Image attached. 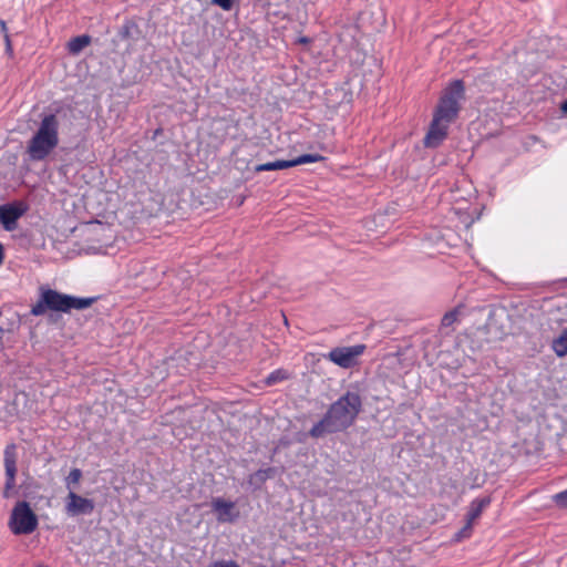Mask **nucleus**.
<instances>
[{"instance_id": "nucleus-1", "label": "nucleus", "mask_w": 567, "mask_h": 567, "mask_svg": "<svg viewBox=\"0 0 567 567\" xmlns=\"http://www.w3.org/2000/svg\"><path fill=\"white\" fill-rule=\"evenodd\" d=\"M464 97L465 87L461 80L452 81L442 91L429 132L424 138L426 147H436L445 140L451 123L458 115Z\"/></svg>"}, {"instance_id": "nucleus-2", "label": "nucleus", "mask_w": 567, "mask_h": 567, "mask_svg": "<svg viewBox=\"0 0 567 567\" xmlns=\"http://www.w3.org/2000/svg\"><path fill=\"white\" fill-rule=\"evenodd\" d=\"M362 401L357 392H347L331 404L321 421L310 430L312 437H320L326 433L346 430L355 421L361 411Z\"/></svg>"}, {"instance_id": "nucleus-3", "label": "nucleus", "mask_w": 567, "mask_h": 567, "mask_svg": "<svg viewBox=\"0 0 567 567\" xmlns=\"http://www.w3.org/2000/svg\"><path fill=\"white\" fill-rule=\"evenodd\" d=\"M60 121L55 114H45L27 144L31 161L45 159L59 145Z\"/></svg>"}, {"instance_id": "nucleus-4", "label": "nucleus", "mask_w": 567, "mask_h": 567, "mask_svg": "<svg viewBox=\"0 0 567 567\" xmlns=\"http://www.w3.org/2000/svg\"><path fill=\"white\" fill-rule=\"evenodd\" d=\"M93 302L92 298H78L58 292L53 289H42L39 301L32 307L33 316H41L47 310L69 312L72 309H85Z\"/></svg>"}, {"instance_id": "nucleus-5", "label": "nucleus", "mask_w": 567, "mask_h": 567, "mask_svg": "<svg viewBox=\"0 0 567 567\" xmlns=\"http://www.w3.org/2000/svg\"><path fill=\"white\" fill-rule=\"evenodd\" d=\"M39 525L38 517L30 504L25 501L18 502L12 508L9 528L14 535L32 534Z\"/></svg>"}, {"instance_id": "nucleus-6", "label": "nucleus", "mask_w": 567, "mask_h": 567, "mask_svg": "<svg viewBox=\"0 0 567 567\" xmlns=\"http://www.w3.org/2000/svg\"><path fill=\"white\" fill-rule=\"evenodd\" d=\"M365 350L364 344L337 347L329 351L324 358L342 369H350L359 363V358Z\"/></svg>"}, {"instance_id": "nucleus-7", "label": "nucleus", "mask_w": 567, "mask_h": 567, "mask_svg": "<svg viewBox=\"0 0 567 567\" xmlns=\"http://www.w3.org/2000/svg\"><path fill=\"white\" fill-rule=\"evenodd\" d=\"M95 507L94 501L79 495L76 492L68 493L64 502L65 514L70 517L90 515Z\"/></svg>"}, {"instance_id": "nucleus-8", "label": "nucleus", "mask_w": 567, "mask_h": 567, "mask_svg": "<svg viewBox=\"0 0 567 567\" xmlns=\"http://www.w3.org/2000/svg\"><path fill=\"white\" fill-rule=\"evenodd\" d=\"M322 159H323V156H321L319 154H303V155H300L290 161L279 159V161L268 162L265 164H259L255 167V171L256 172H265V171L286 169V168L293 167L297 165L320 162Z\"/></svg>"}, {"instance_id": "nucleus-9", "label": "nucleus", "mask_w": 567, "mask_h": 567, "mask_svg": "<svg viewBox=\"0 0 567 567\" xmlns=\"http://www.w3.org/2000/svg\"><path fill=\"white\" fill-rule=\"evenodd\" d=\"M210 506L219 523H234L239 517V509L235 502L215 497L212 499Z\"/></svg>"}, {"instance_id": "nucleus-10", "label": "nucleus", "mask_w": 567, "mask_h": 567, "mask_svg": "<svg viewBox=\"0 0 567 567\" xmlns=\"http://www.w3.org/2000/svg\"><path fill=\"white\" fill-rule=\"evenodd\" d=\"M16 446L9 445L6 447L4 451V467H6V486L3 491V497L9 498L12 495V489L16 484V473H17V466H16Z\"/></svg>"}, {"instance_id": "nucleus-11", "label": "nucleus", "mask_w": 567, "mask_h": 567, "mask_svg": "<svg viewBox=\"0 0 567 567\" xmlns=\"http://www.w3.org/2000/svg\"><path fill=\"white\" fill-rule=\"evenodd\" d=\"M23 210L13 205L0 206V224L6 230H13L17 227L18 219L22 216Z\"/></svg>"}, {"instance_id": "nucleus-12", "label": "nucleus", "mask_w": 567, "mask_h": 567, "mask_svg": "<svg viewBox=\"0 0 567 567\" xmlns=\"http://www.w3.org/2000/svg\"><path fill=\"white\" fill-rule=\"evenodd\" d=\"M489 504V499L488 498H481V499H475L471 503V506H470V509H468V513H467V523H466V526L462 529V535L463 536H467L471 528H472V524L473 522L480 517V515L482 514L483 509Z\"/></svg>"}, {"instance_id": "nucleus-13", "label": "nucleus", "mask_w": 567, "mask_h": 567, "mask_svg": "<svg viewBox=\"0 0 567 567\" xmlns=\"http://www.w3.org/2000/svg\"><path fill=\"white\" fill-rule=\"evenodd\" d=\"M553 351L557 357L564 358L567 355V328L561 331V333L553 340Z\"/></svg>"}, {"instance_id": "nucleus-14", "label": "nucleus", "mask_w": 567, "mask_h": 567, "mask_svg": "<svg viewBox=\"0 0 567 567\" xmlns=\"http://www.w3.org/2000/svg\"><path fill=\"white\" fill-rule=\"evenodd\" d=\"M91 42V38L89 35H80L75 37L68 43V50L72 54H79L84 48H86Z\"/></svg>"}, {"instance_id": "nucleus-15", "label": "nucleus", "mask_w": 567, "mask_h": 567, "mask_svg": "<svg viewBox=\"0 0 567 567\" xmlns=\"http://www.w3.org/2000/svg\"><path fill=\"white\" fill-rule=\"evenodd\" d=\"M82 478V471L80 468H72L68 476L64 478V484L68 493L75 492Z\"/></svg>"}, {"instance_id": "nucleus-16", "label": "nucleus", "mask_w": 567, "mask_h": 567, "mask_svg": "<svg viewBox=\"0 0 567 567\" xmlns=\"http://www.w3.org/2000/svg\"><path fill=\"white\" fill-rule=\"evenodd\" d=\"M274 475H275V468H272V467L259 470L250 475L249 484H251V485L261 484L266 480L272 477Z\"/></svg>"}, {"instance_id": "nucleus-17", "label": "nucleus", "mask_w": 567, "mask_h": 567, "mask_svg": "<svg viewBox=\"0 0 567 567\" xmlns=\"http://www.w3.org/2000/svg\"><path fill=\"white\" fill-rule=\"evenodd\" d=\"M288 378V374L285 370H276L274 372H271L266 379H265V382L267 385H272V384H276L285 379Z\"/></svg>"}, {"instance_id": "nucleus-18", "label": "nucleus", "mask_w": 567, "mask_h": 567, "mask_svg": "<svg viewBox=\"0 0 567 567\" xmlns=\"http://www.w3.org/2000/svg\"><path fill=\"white\" fill-rule=\"evenodd\" d=\"M460 313H461V309H458V308L445 313L444 317L442 318V326L451 327L454 322H456L458 320Z\"/></svg>"}, {"instance_id": "nucleus-19", "label": "nucleus", "mask_w": 567, "mask_h": 567, "mask_svg": "<svg viewBox=\"0 0 567 567\" xmlns=\"http://www.w3.org/2000/svg\"><path fill=\"white\" fill-rule=\"evenodd\" d=\"M553 499L558 506L567 507V489L554 495Z\"/></svg>"}, {"instance_id": "nucleus-20", "label": "nucleus", "mask_w": 567, "mask_h": 567, "mask_svg": "<svg viewBox=\"0 0 567 567\" xmlns=\"http://www.w3.org/2000/svg\"><path fill=\"white\" fill-rule=\"evenodd\" d=\"M213 4L220 7L225 11L233 9L234 0H210Z\"/></svg>"}, {"instance_id": "nucleus-21", "label": "nucleus", "mask_w": 567, "mask_h": 567, "mask_svg": "<svg viewBox=\"0 0 567 567\" xmlns=\"http://www.w3.org/2000/svg\"><path fill=\"white\" fill-rule=\"evenodd\" d=\"M3 258H4L3 246H2V244L0 243V265H2V262H3Z\"/></svg>"}, {"instance_id": "nucleus-22", "label": "nucleus", "mask_w": 567, "mask_h": 567, "mask_svg": "<svg viewBox=\"0 0 567 567\" xmlns=\"http://www.w3.org/2000/svg\"><path fill=\"white\" fill-rule=\"evenodd\" d=\"M561 110L567 113V100L563 103Z\"/></svg>"}, {"instance_id": "nucleus-23", "label": "nucleus", "mask_w": 567, "mask_h": 567, "mask_svg": "<svg viewBox=\"0 0 567 567\" xmlns=\"http://www.w3.org/2000/svg\"><path fill=\"white\" fill-rule=\"evenodd\" d=\"M4 38H6V41H7V48H8V50H10V41H9L8 34H6Z\"/></svg>"}, {"instance_id": "nucleus-24", "label": "nucleus", "mask_w": 567, "mask_h": 567, "mask_svg": "<svg viewBox=\"0 0 567 567\" xmlns=\"http://www.w3.org/2000/svg\"><path fill=\"white\" fill-rule=\"evenodd\" d=\"M1 29L3 32H6L7 28H6V23L3 21H1Z\"/></svg>"}, {"instance_id": "nucleus-25", "label": "nucleus", "mask_w": 567, "mask_h": 567, "mask_svg": "<svg viewBox=\"0 0 567 567\" xmlns=\"http://www.w3.org/2000/svg\"><path fill=\"white\" fill-rule=\"evenodd\" d=\"M300 42H301V43H307V42H308V39H307V38H301V39H300Z\"/></svg>"}]
</instances>
